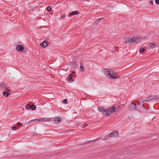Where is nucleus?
Instances as JSON below:
<instances>
[{
	"label": "nucleus",
	"mask_w": 159,
	"mask_h": 159,
	"mask_svg": "<svg viewBox=\"0 0 159 159\" xmlns=\"http://www.w3.org/2000/svg\"><path fill=\"white\" fill-rule=\"evenodd\" d=\"M140 39L139 36H134L131 38H127L125 39L124 42L129 44L133 43L136 44L140 40Z\"/></svg>",
	"instance_id": "f257e3e1"
},
{
	"label": "nucleus",
	"mask_w": 159,
	"mask_h": 159,
	"mask_svg": "<svg viewBox=\"0 0 159 159\" xmlns=\"http://www.w3.org/2000/svg\"><path fill=\"white\" fill-rule=\"evenodd\" d=\"M107 137L102 139V140H105L108 138L113 137H118L119 136V133L118 131H115L112 132L106 135Z\"/></svg>",
	"instance_id": "f03ea898"
},
{
	"label": "nucleus",
	"mask_w": 159,
	"mask_h": 159,
	"mask_svg": "<svg viewBox=\"0 0 159 159\" xmlns=\"http://www.w3.org/2000/svg\"><path fill=\"white\" fill-rule=\"evenodd\" d=\"M103 72L107 76H109L110 77L113 79H116L119 78V77H115L114 76L111 75V70L103 68L102 69Z\"/></svg>",
	"instance_id": "7ed1b4c3"
},
{
	"label": "nucleus",
	"mask_w": 159,
	"mask_h": 159,
	"mask_svg": "<svg viewBox=\"0 0 159 159\" xmlns=\"http://www.w3.org/2000/svg\"><path fill=\"white\" fill-rule=\"evenodd\" d=\"M137 106L134 103L132 102L128 107V109L130 111H134L137 110Z\"/></svg>",
	"instance_id": "20e7f679"
},
{
	"label": "nucleus",
	"mask_w": 159,
	"mask_h": 159,
	"mask_svg": "<svg viewBox=\"0 0 159 159\" xmlns=\"http://www.w3.org/2000/svg\"><path fill=\"white\" fill-rule=\"evenodd\" d=\"M158 99L157 97L156 96H150L147 98L146 100L142 102V103H147L151 100H156Z\"/></svg>",
	"instance_id": "39448f33"
},
{
	"label": "nucleus",
	"mask_w": 159,
	"mask_h": 159,
	"mask_svg": "<svg viewBox=\"0 0 159 159\" xmlns=\"http://www.w3.org/2000/svg\"><path fill=\"white\" fill-rule=\"evenodd\" d=\"M50 119L48 118H42L40 119H35L34 120L36 121L37 122H40L49 121Z\"/></svg>",
	"instance_id": "423d86ee"
},
{
	"label": "nucleus",
	"mask_w": 159,
	"mask_h": 159,
	"mask_svg": "<svg viewBox=\"0 0 159 159\" xmlns=\"http://www.w3.org/2000/svg\"><path fill=\"white\" fill-rule=\"evenodd\" d=\"M61 120V117H57L54 119L53 122L55 124H57L59 123Z\"/></svg>",
	"instance_id": "0eeeda50"
},
{
	"label": "nucleus",
	"mask_w": 159,
	"mask_h": 159,
	"mask_svg": "<svg viewBox=\"0 0 159 159\" xmlns=\"http://www.w3.org/2000/svg\"><path fill=\"white\" fill-rule=\"evenodd\" d=\"M16 49L18 52H22L24 51V47L21 45H18L16 47Z\"/></svg>",
	"instance_id": "6e6552de"
},
{
	"label": "nucleus",
	"mask_w": 159,
	"mask_h": 159,
	"mask_svg": "<svg viewBox=\"0 0 159 159\" xmlns=\"http://www.w3.org/2000/svg\"><path fill=\"white\" fill-rule=\"evenodd\" d=\"M48 44V42L47 41H43V43H42L40 44V46H42V47L43 48H45Z\"/></svg>",
	"instance_id": "1a4fd4ad"
},
{
	"label": "nucleus",
	"mask_w": 159,
	"mask_h": 159,
	"mask_svg": "<svg viewBox=\"0 0 159 159\" xmlns=\"http://www.w3.org/2000/svg\"><path fill=\"white\" fill-rule=\"evenodd\" d=\"M0 88L4 89L6 90L7 89V86L6 84L1 83H0Z\"/></svg>",
	"instance_id": "9d476101"
},
{
	"label": "nucleus",
	"mask_w": 159,
	"mask_h": 159,
	"mask_svg": "<svg viewBox=\"0 0 159 159\" xmlns=\"http://www.w3.org/2000/svg\"><path fill=\"white\" fill-rule=\"evenodd\" d=\"M73 75L71 74L69 75L68 76L69 79L68 81L70 83H72L73 82V80L72 79Z\"/></svg>",
	"instance_id": "9b49d317"
},
{
	"label": "nucleus",
	"mask_w": 159,
	"mask_h": 159,
	"mask_svg": "<svg viewBox=\"0 0 159 159\" xmlns=\"http://www.w3.org/2000/svg\"><path fill=\"white\" fill-rule=\"evenodd\" d=\"M78 12L77 11H73L72 12H70L68 16H72L73 15H76L78 14Z\"/></svg>",
	"instance_id": "f8f14e48"
},
{
	"label": "nucleus",
	"mask_w": 159,
	"mask_h": 159,
	"mask_svg": "<svg viewBox=\"0 0 159 159\" xmlns=\"http://www.w3.org/2000/svg\"><path fill=\"white\" fill-rule=\"evenodd\" d=\"M116 108L115 107H113L112 108H108V110L111 113H112L115 112L116 111Z\"/></svg>",
	"instance_id": "ddd939ff"
},
{
	"label": "nucleus",
	"mask_w": 159,
	"mask_h": 159,
	"mask_svg": "<svg viewBox=\"0 0 159 159\" xmlns=\"http://www.w3.org/2000/svg\"><path fill=\"white\" fill-rule=\"evenodd\" d=\"M108 111V109L107 110L105 109L104 112H103L104 113V115L107 116H109V114Z\"/></svg>",
	"instance_id": "4468645a"
},
{
	"label": "nucleus",
	"mask_w": 159,
	"mask_h": 159,
	"mask_svg": "<svg viewBox=\"0 0 159 159\" xmlns=\"http://www.w3.org/2000/svg\"><path fill=\"white\" fill-rule=\"evenodd\" d=\"M98 110L100 112H104L105 109L103 107H98Z\"/></svg>",
	"instance_id": "2eb2a0df"
},
{
	"label": "nucleus",
	"mask_w": 159,
	"mask_h": 159,
	"mask_svg": "<svg viewBox=\"0 0 159 159\" xmlns=\"http://www.w3.org/2000/svg\"><path fill=\"white\" fill-rule=\"evenodd\" d=\"M10 94V93H7V92H4L3 93V95L5 97H7L8 95Z\"/></svg>",
	"instance_id": "dca6fc26"
},
{
	"label": "nucleus",
	"mask_w": 159,
	"mask_h": 159,
	"mask_svg": "<svg viewBox=\"0 0 159 159\" xmlns=\"http://www.w3.org/2000/svg\"><path fill=\"white\" fill-rule=\"evenodd\" d=\"M102 139V138H98V139H96L94 140L90 141L89 142L90 143H94L96 141H98L99 139Z\"/></svg>",
	"instance_id": "f3484780"
},
{
	"label": "nucleus",
	"mask_w": 159,
	"mask_h": 159,
	"mask_svg": "<svg viewBox=\"0 0 159 159\" xmlns=\"http://www.w3.org/2000/svg\"><path fill=\"white\" fill-rule=\"evenodd\" d=\"M149 46L152 48H154L155 47V45L154 43H150Z\"/></svg>",
	"instance_id": "a211bd4d"
},
{
	"label": "nucleus",
	"mask_w": 159,
	"mask_h": 159,
	"mask_svg": "<svg viewBox=\"0 0 159 159\" xmlns=\"http://www.w3.org/2000/svg\"><path fill=\"white\" fill-rule=\"evenodd\" d=\"M80 68V71L82 72H84V67L83 66L82 63L81 64Z\"/></svg>",
	"instance_id": "6ab92c4d"
},
{
	"label": "nucleus",
	"mask_w": 159,
	"mask_h": 159,
	"mask_svg": "<svg viewBox=\"0 0 159 159\" xmlns=\"http://www.w3.org/2000/svg\"><path fill=\"white\" fill-rule=\"evenodd\" d=\"M30 108H31L32 110H34L36 109V106L35 105H33L31 106H30Z\"/></svg>",
	"instance_id": "aec40b11"
},
{
	"label": "nucleus",
	"mask_w": 159,
	"mask_h": 159,
	"mask_svg": "<svg viewBox=\"0 0 159 159\" xmlns=\"http://www.w3.org/2000/svg\"><path fill=\"white\" fill-rule=\"evenodd\" d=\"M111 75L114 76L115 77H116V73L114 70H111Z\"/></svg>",
	"instance_id": "412c9836"
},
{
	"label": "nucleus",
	"mask_w": 159,
	"mask_h": 159,
	"mask_svg": "<svg viewBox=\"0 0 159 159\" xmlns=\"http://www.w3.org/2000/svg\"><path fill=\"white\" fill-rule=\"evenodd\" d=\"M145 50V49L143 48H141L140 49V52H144Z\"/></svg>",
	"instance_id": "4be33fe9"
},
{
	"label": "nucleus",
	"mask_w": 159,
	"mask_h": 159,
	"mask_svg": "<svg viewBox=\"0 0 159 159\" xmlns=\"http://www.w3.org/2000/svg\"><path fill=\"white\" fill-rule=\"evenodd\" d=\"M25 108L28 109H29L30 108V104H27L25 107Z\"/></svg>",
	"instance_id": "5701e85b"
},
{
	"label": "nucleus",
	"mask_w": 159,
	"mask_h": 159,
	"mask_svg": "<svg viewBox=\"0 0 159 159\" xmlns=\"http://www.w3.org/2000/svg\"><path fill=\"white\" fill-rule=\"evenodd\" d=\"M52 10V8L50 6H48L47 7V10L49 11H50Z\"/></svg>",
	"instance_id": "b1692460"
},
{
	"label": "nucleus",
	"mask_w": 159,
	"mask_h": 159,
	"mask_svg": "<svg viewBox=\"0 0 159 159\" xmlns=\"http://www.w3.org/2000/svg\"><path fill=\"white\" fill-rule=\"evenodd\" d=\"M88 125V124H83L82 125V127L83 128H84L86 126H87Z\"/></svg>",
	"instance_id": "393cba45"
},
{
	"label": "nucleus",
	"mask_w": 159,
	"mask_h": 159,
	"mask_svg": "<svg viewBox=\"0 0 159 159\" xmlns=\"http://www.w3.org/2000/svg\"><path fill=\"white\" fill-rule=\"evenodd\" d=\"M40 136L41 135L40 134H37V133H34L33 134V136Z\"/></svg>",
	"instance_id": "a878e982"
},
{
	"label": "nucleus",
	"mask_w": 159,
	"mask_h": 159,
	"mask_svg": "<svg viewBox=\"0 0 159 159\" xmlns=\"http://www.w3.org/2000/svg\"><path fill=\"white\" fill-rule=\"evenodd\" d=\"M63 102L64 103L67 104L68 103V100L67 99H65L63 100Z\"/></svg>",
	"instance_id": "bb28decb"
},
{
	"label": "nucleus",
	"mask_w": 159,
	"mask_h": 159,
	"mask_svg": "<svg viewBox=\"0 0 159 159\" xmlns=\"http://www.w3.org/2000/svg\"><path fill=\"white\" fill-rule=\"evenodd\" d=\"M155 2L157 4L159 5V0H155Z\"/></svg>",
	"instance_id": "cd10ccee"
},
{
	"label": "nucleus",
	"mask_w": 159,
	"mask_h": 159,
	"mask_svg": "<svg viewBox=\"0 0 159 159\" xmlns=\"http://www.w3.org/2000/svg\"><path fill=\"white\" fill-rule=\"evenodd\" d=\"M12 129L13 130H16V127L15 126H13L12 127Z\"/></svg>",
	"instance_id": "c85d7f7f"
},
{
	"label": "nucleus",
	"mask_w": 159,
	"mask_h": 159,
	"mask_svg": "<svg viewBox=\"0 0 159 159\" xmlns=\"http://www.w3.org/2000/svg\"><path fill=\"white\" fill-rule=\"evenodd\" d=\"M101 19V18L98 19H97L96 20V21L95 22V23H98V22H99Z\"/></svg>",
	"instance_id": "c756f323"
},
{
	"label": "nucleus",
	"mask_w": 159,
	"mask_h": 159,
	"mask_svg": "<svg viewBox=\"0 0 159 159\" xmlns=\"http://www.w3.org/2000/svg\"><path fill=\"white\" fill-rule=\"evenodd\" d=\"M149 3L151 4L152 5H153V2L152 0H150L149 1Z\"/></svg>",
	"instance_id": "7c9ffc66"
},
{
	"label": "nucleus",
	"mask_w": 159,
	"mask_h": 159,
	"mask_svg": "<svg viewBox=\"0 0 159 159\" xmlns=\"http://www.w3.org/2000/svg\"><path fill=\"white\" fill-rule=\"evenodd\" d=\"M21 125L20 123L18 122L17 123V126H20Z\"/></svg>",
	"instance_id": "2f4dec72"
},
{
	"label": "nucleus",
	"mask_w": 159,
	"mask_h": 159,
	"mask_svg": "<svg viewBox=\"0 0 159 159\" xmlns=\"http://www.w3.org/2000/svg\"><path fill=\"white\" fill-rule=\"evenodd\" d=\"M90 141H86L85 143V144H88L90 143L89 142Z\"/></svg>",
	"instance_id": "473e14b6"
},
{
	"label": "nucleus",
	"mask_w": 159,
	"mask_h": 159,
	"mask_svg": "<svg viewBox=\"0 0 159 159\" xmlns=\"http://www.w3.org/2000/svg\"><path fill=\"white\" fill-rule=\"evenodd\" d=\"M36 121V120H30V121H29V122H30V123H31V122H33V121Z\"/></svg>",
	"instance_id": "72a5a7b5"
},
{
	"label": "nucleus",
	"mask_w": 159,
	"mask_h": 159,
	"mask_svg": "<svg viewBox=\"0 0 159 159\" xmlns=\"http://www.w3.org/2000/svg\"><path fill=\"white\" fill-rule=\"evenodd\" d=\"M72 73H73V74H75V71H72Z\"/></svg>",
	"instance_id": "f704fd0d"
},
{
	"label": "nucleus",
	"mask_w": 159,
	"mask_h": 159,
	"mask_svg": "<svg viewBox=\"0 0 159 159\" xmlns=\"http://www.w3.org/2000/svg\"><path fill=\"white\" fill-rule=\"evenodd\" d=\"M61 17L62 18H64L65 17V16L64 15H62L61 16Z\"/></svg>",
	"instance_id": "c9c22d12"
},
{
	"label": "nucleus",
	"mask_w": 159,
	"mask_h": 159,
	"mask_svg": "<svg viewBox=\"0 0 159 159\" xmlns=\"http://www.w3.org/2000/svg\"><path fill=\"white\" fill-rule=\"evenodd\" d=\"M68 131H68V130H66V133H68Z\"/></svg>",
	"instance_id": "e433bc0d"
},
{
	"label": "nucleus",
	"mask_w": 159,
	"mask_h": 159,
	"mask_svg": "<svg viewBox=\"0 0 159 159\" xmlns=\"http://www.w3.org/2000/svg\"><path fill=\"white\" fill-rule=\"evenodd\" d=\"M120 106H118L116 108H120Z\"/></svg>",
	"instance_id": "4c0bfd02"
},
{
	"label": "nucleus",
	"mask_w": 159,
	"mask_h": 159,
	"mask_svg": "<svg viewBox=\"0 0 159 159\" xmlns=\"http://www.w3.org/2000/svg\"><path fill=\"white\" fill-rule=\"evenodd\" d=\"M109 7H111V6H108Z\"/></svg>",
	"instance_id": "58836bf2"
},
{
	"label": "nucleus",
	"mask_w": 159,
	"mask_h": 159,
	"mask_svg": "<svg viewBox=\"0 0 159 159\" xmlns=\"http://www.w3.org/2000/svg\"><path fill=\"white\" fill-rule=\"evenodd\" d=\"M142 106L143 107H144V106H143V105H142Z\"/></svg>",
	"instance_id": "ea45409f"
}]
</instances>
